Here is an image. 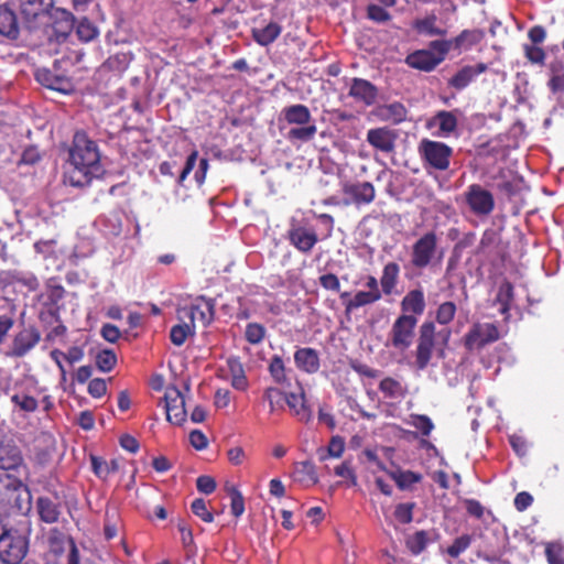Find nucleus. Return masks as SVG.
I'll use <instances>...</instances> for the list:
<instances>
[{"label":"nucleus","mask_w":564,"mask_h":564,"mask_svg":"<svg viewBox=\"0 0 564 564\" xmlns=\"http://www.w3.org/2000/svg\"><path fill=\"white\" fill-rule=\"evenodd\" d=\"M70 170L65 177L73 187H86L105 173L101 155L94 139L84 130H77L69 148Z\"/></svg>","instance_id":"f257e3e1"},{"label":"nucleus","mask_w":564,"mask_h":564,"mask_svg":"<svg viewBox=\"0 0 564 564\" xmlns=\"http://www.w3.org/2000/svg\"><path fill=\"white\" fill-rule=\"evenodd\" d=\"M457 306L453 302L441 303L435 311L434 321H424L419 328V337L414 349V367L416 370L427 369L435 350V322L447 326L454 321Z\"/></svg>","instance_id":"f03ea898"},{"label":"nucleus","mask_w":564,"mask_h":564,"mask_svg":"<svg viewBox=\"0 0 564 564\" xmlns=\"http://www.w3.org/2000/svg\"><path fill=\"white\" fill-rule=\"evenodd\" d=\"M19 10L28 29L39 28L54 18L57 32L68 34L75 24L73 13L55 8V0H20Z\"/></svg>","instance_id":"7ed1b4c3"},{"label":"nucleus","mask_w":564,"mask_h":564,"mask_svg":"<svg viewBox=\"0 0 564 564\" xmlns=\"http://www.w3.org/2000/svg\"><path fill=\"white\" fill-rule=\"evenodd\" d=\"M0 507L8 513H28L32 508L28 486L8 473H0Z\"/></svg>","instance_id":"20e7f679"},{"label":"nucleus","mask_w":564,"mask_h":564,"mask_svg":"<svg viewBox=\"0 0 564 564\" xmlns=\"http://www.w3.org/2000/svg\"><path fill=\"white\" fill-rule=\"evenodd\" d=\"M282 115L284 121L293 126L286 132L289 142L305 143L315 138L317 128L307 106L299 104L283 107Z\"/></svg>","instance_id":"39448f33"},{"label":"nucleus","mask_w":564,"mask_h":564,"mask_svg":"<svg viewBox=\"0 0 564 564\" xmlns=\"http://www.w3.org/2000/svg\"><path fill=\"white\" fill-rule=\"evenodd\" d=\"M417 152L425 167H433L435 171H447L451 165L453 150L451 145L423 138L417 145Z\"/></svg>","instance_id":"423d86ee"},{"label":"nucleus","mask_w":564,"mask_h":564,"mask_svg":"<svg viewBox=\"0 0 564 564\" xmlns=\"http://www.w3.org/2000/svg\"><path fill=\"white\" fill-rule=\"evenodd\" d=\"M29 542L15 529L6 527L0 535V560L4 564H21L28 555Z\"/></svg>","instance_id":"0eeeda50"},{"label":"nucleus","mask_w":564,"mask_h":564,"mask_svg":"<svg viewBox=\"0 0 564 564\" xmlns=\"http://www.w3.org/2000/svg\"><path fill=\"white\" fill-rule=\"evenodd\" d=\"M180 319H188L189 326L195 332L196 323L202 327H208L215 319V300L205 296L196 297L193 303L183 306L178 311Z\"/></svg>","instance_id":"6e6552de"},{"label":"nucleus","mask_w":564,"mask_h":564,"mask_svg":"<svg viewBox=\"0 0 564 564\" xmlns=\"http://www.w3.org/2000/svg\"><path fill=\"white\" fill-rule=\"evenodd\" d=\"M438 247V238L435 231L424 232L416 239L410 253V262L414 269H425L435 260Z\"/></svg>","instance_id":"1a4fd4ad"},{"label":"nucleus","mask_w":564,"mask_h":564,"mask_svg":"<svg viewBox=\"0 0 564 564\" xmlns=\"http://www.w3.org/2000/svg\"><path fill=\"white\" fill-rule=\"evenodd\" d=\"M416 325L417 318L414 315H399L389 332L391 347L400 351L409 349L415 338Z\"/></svg>","instance_id":"9d476101"},{"label":"nucleus","mask_w":564,"mask_h":564,"mask_svg":"<svg viewBox=\"0 0 564 564\" xmlns=\"http://www.w3.org/2000/svg\"><path fill=\"white\" fill-rule=\"evenodd\" d=\"M465 203L474 215L480 217L489 216L496 206L494 195L479 183H471L466 188Z\"/></svg>","instance_id":"9b49d317"},{"label":"nucleus","mask_w":564,"mask_h":564,"mask_svg":"<svg viewBox=\"0 0 564 564\" xmlns=\"http://www.w3.org/2000/svg\"><path fill=\"white\" fill-rule=\"evenodd\" d=\"M500 337L499 329L495 324H480L477 322L471 325L464 336L465 349L473 351L475 349H482L486 345L495 343Z\"/></svg>","instance_id":"f8f14e48"},{"label":"nucleus","mask_w":564,"mask_h":564,"mask_svg":"<svg viewBox=\"0 0 564 564\" xmlns=\"http://www.w3.org/2000/svg\"><path fill=\"white\" fill-rule=\"evenodd\" d=\"M163 400L166 419L170 423L181 425L186 422L185 397L177 387H166Z\"/></svg>","instance_id":"ddd939ff"},{"label":"nucleus","mask_w":564,"mask_h":564,"mask_svg":"<svg viewBox=\"0 0 564 564\" xmlns=\"http://www.w3.org/2000/svg\"><path fill=\"white\" fill-rule=\"evenodd\" d=\"M291 246L299 252L308 254L319 241L316 230L299 224H292L286 232Z\"/></svg>","instance_id":"4468645a"},{"label":"nucleus","mask_w":564,"mask_h":564,"mask_svg":"<svg viewBox=\"0 0 564 564\" xmlns=\"http://www.w3.org/2000/svg\"><path fill=\"white\" fill-rule=\"evenodd\" d=\"M488 64L479 62L476 64H465L458 68L452 77L447 78L446 85L455 91L465 90L482 73L488 70Z\"/></svg>","instance_id":"2eb2a0df"},{"label":"nucleus","mask_w":564,"mask_h":564,"mask_svg":"<svg viewBox=\"0 0 564 564\" xmlns=\"http://www.w3.org/2000/svg\"><path fill=\"white\" fill-rule=\"evenodd\" d=\"M41 335L36 327L22 328L13 336L11 349L7 351L8 357L21 358L34 349L40 341Z\"/></svg>","instance_id":"dca6fc26"},{"label":"nucleus","mask_w":564,"mask_h":564,"mask_svg":"<svg viewBox=\"0 0 564 564\" xmlns=\"http://www.w3.org/2000/svg\"><path fill=\"white\" fill-rule=\"evenodd\" d=\"M343 193L346 197L343 200L344 205H366L373 202L376 198V188L371 182L346 183L343 187Z\"/></svg>","instance_id":"f3484780"},{"label":"nucleus","mask_w":564,"mask_h":564,"mask_svg":"<svg viewBox=\"0 0 564 564\" xmlns=\"http://www.w3.org/2000/svg\"><path fill=\"white\" fill-rule=\"evenodd\" d=\"M397 139L398 134L395 131L387 127L369 129L366 135L367 142L372 149L384 153L395 150Z\"/></svg>","instance_id":"a211bd4d"},{"label":"nucleus","mask_w":564,"mask_h":564,"mask_svg":"<svg viewBox=\"0 0 564 564\" xmlns=\"http://www.w3.org/2000/svg\"><path fill=\"white\" fill-rule=\"evenodd\" d=\"M25 468L22 453L12 441H0V473Z\"/></svg>","instance_id":"6ab92c4d"},{"label":"nucleus","mask_w":564,"mask_h":564,"mask_svg":"<svg viewBox=\"0 0 564 564\" xmlns=\"http://www.w3.org/2000/svg\"><path fill=\"white\" fill-rule=\"evenodd\" d=\"M294 362L297 370L306 373H316L322 366L319 352L310 347L296 348Z\"/></svg>","instance_id":"aec40b11"},{"label":"nucleus","mask_w":564,"mask_h":564,"mask_svg":"<svg viewBox=\"0 0 564 564\" xmlns=\"http://www.w3.org/2000/svg\"><path fill=\"white\" fill-rule=\"evenodd\" d=\"M348 94L365 106H371L378 98V88L366 78L355 77Z\"/></svg>","instance_id":"412c9836"},{"label":"nucleus","mask_w":564,"mask_h":564,"mask_svg":"<svg viewBox=\"0 0 564 564\" xmlns=\"http://www.w3.org/2000/svg\"><path fill=\"white\" fill-rule=\"evenodd\" d=\"M0 34L11 40H17L20 35L17 13L8 3L0 4Z\"/></svg>","instance_id":"4be33fe9"},{"label":"nucleus","mask_w":564,"mask_h":564,"mask_svg":"<svg viewBox=\"0 0 564 564\" xmlns=\"http://www.w3.org/2000/svg\"><path fill=\"white\" fill-rule=\"evenodd\" d=\"M339 297L343 300L346 315L351 314L361 306L378 303V299L371 295L370 291H358L355 293L354 297H350V292L345 291L340 293Z\"/></svg>","instance_id":"5701e85b"},{"label":"nucleus","mask_w":564,"mask_h":564,"mask_svg":"<svg viewBox=\"0 0 564 564\" xmlns=\"http://www.w3.org/2000/svg\"><path fill=\"white\" fill-rule=\"evenodd\" d=\"M405 62L409 67L424 72H431L437 67L435 53L431 50H416L406 56Z\"/></svg>","instance_id":"b1692460"},{"label":"nucleus","mask_w":564,"mask_h":564,"mask_svg":"<svg viewBox=\"0 0 564 564\" xmlns=\"http://www.w3.org/2000/svg\"><path fill=\"white\" fill-rule=\"evenodd\" d=\"M282 33V26L276 22H270L264 26L251 29V35L254 42L260 46H270Z\"/></svg>","instance_id":"393cba45"},{"label":"nucleus","mask_w":564,"mask_h":564,"mask_svg":"<svg viewBox=\"0 0 564 564\" xmlns=\"http://www.w3.org/2000/svg\"><path fill=\"white\" fill-rule=\"evenodd\" d=\"M424 293L421 289L409 291L401 301L402 314L421 315L425 311Z\"/></svg>","instance_id":"a878e982"},{"label":"nucleus","mask_w":564,"mask_h":564,"mask_svg":"<svg viewBox=\"0 0 564 564\" xmlns=\"http://www.w3.org/2000/svg\"><path fill=\"white\" fill-rule=\"evenodd\" d=\"M284 401L291 410L294 411V415L299 417L301 422L310 423L313 417V411L307 405L305 394L289 393L284 395Z\"/></svg>","instance_id":"bb28decb"},{"label":"nucleus","mask_w":564,"mask_h":564,"mask_svg":"<svg viewBox=\"0 0 564 564\" xmlns=\"http://www.w3.org/2000/svg\"><path fill=\"white\" fill-rule=\"evenodd\" d=\"M485 33L481 30H464L452 39L453 50L462 53L479 45Z\"/></svg>","instance_id":"cd10ccee"},{"label":"nucleus","mask_w":564,"mask_h":564,"mask_svg":"<svg viewBox=\"0 0 564 564\" xmlns=\"http://www.w3.org/2000/svg\"><path fill=\"white\" fill-rule=\"evenodd\" d=\"M36 510L39 519L45 524H54L61 514V506L53 502L50 497H39L36 499Z\"/></svg>","instance_id":"c85d7f7f"},{"label":"nucleus","mask_w":564,"mask_h":564,"mask_svg":"<svg viewBox=\"0 0 564 564\" xmlns=\"http://www.w3.org/2000/svg\"><path fill=\"white\" fill-rule=\"evenodd\" d=\"M399 274L400 267L398 262L390 261L384 264L382 275L380 278V286L382 289V293L387 296H390V294L397 289Z\"/></svg>","instance_id":"c756f323"},{"label":"nucleus","mask_w":564,"mask_h":564,"mask_svg":"<svg viewBox=\"0 0 564 564\" xmlns=\"http://www.w3.org/2000/svg\"><path fill=\"white\" fill-rule=\"evenodd\" d=\"M388 474L401 490H409L412 488V485L422 480V474L410 471V469L397 468Z\"/></svg>","instance_id":"7c9ffc66"},{"label":"nucleus","mask_w":564,"mask_h":564,"mask_svg":"<svg viewBox=\"0 0 564 564\" xmlns=\"http://www.w3.org/2000/svg\"><path fill=\"white\" fill-rule=\"evenodd\" d=\"M228 370L231 375V386L238 391H246L248 379L239 358L227 359Z\"/></svg>","instance_id":"2f4dec72"},{"label":"nucleus","mask_w":564,"mask_h":564,"mask_svg":"<svg viewBox=\"0 0 564 564\" xmlns=\"http://www.w3.org/2000/svg\"><path fill=\"white\" fill-rule=\"evenodd\" d=\"M90 463L94 474L101 478V480H106L109 475L117 473L119 470L120 465L117 459L106 460L101 457H96V455L90 456Z\"/></svg>","instance_id":"473e14b6"},{"label":"nucleus","mask_w":564,"mask_h":564,"mask_svg":"<svg viewBox=\"0 0 564 564\" xmlns=\"http://www.w3.org/2000/svg\"><path fill=\"white\" fill-rule=\"evenodd\" d=\"M10 400L14 404V408L23 412H34L39 409L36 398L22 390H13Z\"/></svg>","instance_id":"72a5a7b5"},{"label":"nucleus","mask_w":564,"mask_h":564,"mask_svg":"<svg viewBox=\"0 0 564 564\" xmlns=\"http://www.w3.org/2000/svg\"><path fill=\"white\" fill-rule=\"evenodd\" d=\"M40 84L46 86L48 89L57 91H66L69 83L65 77L53 75L51 70L42 69L36 74Z\"/></svg>","instance_id":"f704fd0d"},{"label":"nucleus","mask_w":564,"mask_h":564,"mask_svg":"<svg viewBox=\"0 0 564 564\" xmlns=\"http://www.w3.org/2000/svg\"><path fill=\"white\" fill-rule=\"evenodd\" d=\"M13 284L20 285L25 289L26 292L37 291L40 286V280L34 273L30 271H18L13 270Z\"/></svg>","instance_id":"c9c22d12"},{"label":"nucleus","mask_w":564,"mask_h":564,"mask_svg":"<svg viewBox=\"0 0 564 564\" xmlns=\"http://www.w3.org/2000/svg\"><path fill=\"white\" fill-rule=\"evenodd\" d=\"M405 544L411 554L420 555L427 547L429 533L425 531L414 532L408 535Z\"/></svg>","instance_id":"e433bc0d"},{"label":"nucleus","mask_w":564,"mask_h":564,"mask_svg":"<svg viewBox=\"0 0 564 564\" xmlns=\"http://www.w3.org/2000/svg\"><path fill=\"white\" fill-rule=\"evenodd\" d=\"M295 475L297 480L302 482L315 485L318 481L316 466L310 460L300 462L295 468Z\"/></svg>","instance_id":"4c0bfd02"},{"label":"nucleus","mask_w":564,"mask_h":564,"mask_svg":"<svg viewBox=\"0 0 564 564\" xmlns=\"http://www.w3.org/2000/svg\"><path fill=\"white\" fill-rule=\"evenodd\" d=\"M442 134H451L457 129V116L451 111H440L435 115Z\"/></svg>","instance_id":"58836bf2"},{"label":"nucleus","mask_w":564,"mask_h":564,"mask_svg":"<svg viewBox=\"0 0 564 564\" xmlns=\"http://www.w3.org/2000/svg\"><path fill=\"white\" fill-rule=\"evenodd\" d=\"M97 369L102 372H109L115 369L117 365V356L112 349H102L97 352L95 357Z\"/></svg>","instance_id":"ea45409f"},{"label":"nucleus","mask_w":564,"mask_h":564,"mask_svg":"<svg viewBox=\"0 0 564 564\" xmlns=\"http://www.w3.org/2000/svg\"><path fill=\"white\" fill-rule=\"evenodd\" d=\"M76 34L78 39L83 42H89L96 40V37L99 34V31L97 25L90 22L89 19L83 18L77 23Z\"/></svg>","instance_id":"a19ab883"},{"label":"nucleus","mask_w":564,"mask_h":564,"mask_svg":"<svg viewBox=\"0 0 564 564\" xmlns=\"http://www.w3.org/2000/svg\"><path fill=\"white\" fill-rule=\"evenodd\" d=\"M268 369L278 384H284L288 381L284 359L281 356H272Z\"/></svg>","instance_id":"79ce46f5"},{"label":"nucleus","mask_w":564,"mask_h":564,"mask_svg":"<svg viewBox=\"0 0 564 564\" xmlns=\"http://www.w3.org/2000/svg\"><path fill=\"white\" fill-rule=\"evenodd\" d=\"M437 18L435 15H429L424 19L417 20L415 22V28L419 32L425 33L427 35H444L446 34L445 30L436 25Z\"/></svg>","instance_id":"37998d69"},{"label":"nucleus","mask_w":564,"mask_h":564,"mask_svg":"<svg viewBox=\"0 0 564 564\" xmlns=\"http://www.w3.org/2000/svg\"><path fill=\"white\" fill-rule=\"evenodd\" d=\"M415 430L420 431L421 435L429 437L431 432L435 429V424L429 415L425 414H411L410 422Z\"/></svg>","instance_id":"c03bdc74"},{"label":"nucleus","mask_w":564,"mask_h":564,"mask_svg":"<svg viewBox=\"0 0 564 564\" xmlns=\"http://www.w3.org/2000/svg\"><path fill=\"white\" fill-rule=\"evenodd\" d=\"M496 300L501 305V313L509 312L510 304L513 300V285L508 281L502 282L497 292Z\"/></svg>","instance_id":"a18cd8bd"},{"label":"nucleus","mask_w":564,"mask_h":564,"mask_svg":"<svg viewBox=\"0 0 564 564\" xmlns=\"http://www.w3.org/2000/svg\"><path fill=\"white\" fill-rule=\"evenodd\" d=\"M379 391L384 397L397 398L403 394V387L400 381L394 378H383L379 383Z\"/></svg>","instance_id":"49530a36"},{"label":"nucleus","mask_w":564,"mask_h":564,"mask_svg":"<svg viewBox=\"0 0 564 564\" xmlns=\"http://www.w3.org/2000/svg\"><path fill=\"white\" fill-rule=\"evenodd\" d=\"M193 334L194 330L192 329L191 325L183 322V324L175 325L170 329V340L176 345V347H181V345L186 341L188 336Z\"/></svg>","instance_id":"de8ad7c7"},{"label":"nucleus","mask_w":564,"mask_h":564,"mask_svg":"<svg viewBox=\"0 0 564 564\" xmlns=\"http://www.w3.org/2000/svg\"><path fill=\"white\" fill-rule=\"evenodd\" d=\"M430 50L434 53V58L437 61V65L445 61L449 51L453 50L452 40H434L430 44Z\"/></svg>","instance_id":"09e8293b"},{"label":"nucleus","mask_w":564,"mask_h":564,"mask_svg":"<svg viewBox=\"0 0 564 564\" xmlns=\"http://www.w3.org/2000/svg\"><path fill=\"white\" fill-rule=\"evenodd\" d=\"M471 542L473 538L470 534H462L447 546L446 554L453 558H456L469 547Z\"/></svg>","instance_id":"8fccbe9b"},{"label":"nucleus","mask_w":564,"mask_h":564,"mask_svg":"<svg viewBox=\"0 0 564 564\" xmlns=\"http://www.w3.org/2000/svg\"><path fill=\"white\" fill-rule=\"evenodd\" d=\"M415 502L398 503L394 508L393 517L400 524H410L413 520Z\"/></svg>","instance_id":"3c124183"},{"label":"nucleus","mask_w":564,"mask_h":564,"mask_svg":"<svg viewBox=\"0 0 564 564\" xmlns=\"http://www.w3.org/2000/svg\"><path fill=\"white\" fill-rule=\"evenodd\" d=\"M230 509L235 518H240L246 511L245 498L239 489L232 487L229 489Z\"/></svg>","instance_id":"603ef678"},{"label":"nucleus","mask_w":564,"mask_h":564,"mask_svg":"<svg viewBox=\"0 0 564 564\" xmlns=\"http://www.w3.org/2000/svg\"><path fill=\"white\" fill-rule=\"evenodd\" d=\"M246 341L250 344H259L264 340L265 337V328L263 325L258 324V322H251L246 326Z\"/></svg>","instance_id":"864d4df0"},{"label":"nucleus","mask_w":564,"mask_h":564,"mask_svg":"<svg viewBox=\"0 0 564 564\" xmlns=\"http://www.w3.org/2000/svg\"><path fill=\"white\" fill-rule=\"evenodd\" d=\"M545 556L549 564H564V546L557 542L547 543Z\"/></svg>","instance_id":"5fc2aeb1"},{"label":"nucleus","mask_w":564,"mask_h":564,"mask_svg":"<svg viewBox=\"0 0 564 564\" xmlns=\"http://www.w3.org/2000/svg\"><path fill=\"white\" fill-rule=\"evenodd\" d=\"M263 399L269 402L271 412L283 406L284 393L276 387H268L264 390Z\"/></svg>","instance_id":"6e6d98bb"},{"label":"nucleus","mask_w":564,"mask_h":564,"mask_svg":"<svg viewBox=\"0 0 564 564\" xmlns=\"http://www.w3.org/2000/svg\"><path fill=\"white\" fill-rule=\"evenodd\" d=\"M191 510L197 518H200L205 522L214 521V513L208 511L207 503L203 498H196L191 505Z\"/></svg>","instance_id":"4d7b16f0"},{"label":"nucleus","mask_w":564,"mask_h":564,"mask_svg":"<svg viewBox=\"0 0 564 564\" xmlns=\"http://www.w3.org/2000/svg\"><path fill=\"white\" fill-rule=\"evenodd\" d=\"M523 52L525 58L533 64H544L546 54L541 46L524 44Z\"/></svg>","instance_id":"13d9d810"},{"label":"nucleus","mask_w":564,"mask_h":564,"mask_svg":"<svg viewBox=\"0 0 564 564\" xmlns=\"http://www.w3.org/2000/svg\"><path fill=\"white\" fill-rule=\"evenodd\" d=\"M118 534V519L116 512L110 513L106 511L105 513V524H104V535L106 540H113Z\"/></svg>","instance_id":"bf43d9fd"},{"label":"nucleus","mask_w":564,"mask_h":564,"mask_svg":"<svg viewBox=\"0 0 564 564\" xmlns=\"http://www.w3.org/2000/svg\"><path fill=\"white\" fill-rule=\"evenodd\" d=\"M496 188L509 198L518 195L521 191L520 181L516 178L502 180L496 183Z\"/></svg>","instance_id":"052dcab7"},{"label":"nucleus","mask_w":564,"mask_h":564,"mask_svg":"<svg viewBox=\"0 0 564 564\" xmlns=\"http://www.w3.org/2000/svg\"><path fill=\"white\" fill-rule=\"evenodd\" d=\"M367 17L377 23H386V21L390 20L391 13L384 8H381V6L369 4L367 8Z\"/></svg>","instance_id":"680f3d73"},{"label":"nucleus","mask_w":564,"mask_h":564,"mask_svg":"<svg viewBox=\"0 0 564 564\" xmlns=\"http://www.w3.org/2000/svg\"><path fill=\"white\" fill-rule=\"evenodd\" d=\"M46 296L50 304L56 305L65 296V289L62 284L48 282L46 284Z\"/></svg>","instance_id":"e2e57ef3"},{"label":"nucleus","mask_w":564,"mask_h":564,"mask_svg":"<svg viewBox=\"0 0 564 564\" xmlns=\"http://www.w3.org/2000/svg\"><path fill=\"white\" fill-rule=\"evenodd\" d=\"M41 159V155H40V150L37 149L36 145H29L23 152H22V155L20 156V161H19V164H24V165H34L36 164V162H39Z\"/></svg>","instance_id":"0e129e2a"},{"label":"nucleus","mask_w":564,"mask_h":564,"mask_svg":"<svg viewBox=\"0 0 564 564\" xmlns=\"http://www.w3.org/2000/svg\"><path fill=\"white\" fill-rule=\"evenodd\" d=\"M318 281H319V285L327 291H333V292L340 291V280L334 273L323 274L319 276Z\"/></svg>","instance_id":"69168bd1"},{"label":"nucleus","mask_w":564,"mask_h":564,"mask_svg":"<svg viewBox=\"0 0 564 564\" xmlns=\"http://www.w3.org/2000/svg\"><path fill=\"white\" fill-rule=\"evenodd\" d=\"M108 391L106 380L102 378L91 379L88 383V394L95 398L105 395Z\"/></svg>","instance_id":"338daca9"},{"label":"nucleus","mask_w":564,"mask_h":564,"mask_svg":"<svg viewBox=\"0 0 564 564\" xmlns=\"http://www.w3.org/2000/svg\"><path fill=\"white\" fill-rule=\"evenodd\" d=\"M349 365L355 372L365 376L366 378L375 379L379 376V371L377 369H372L370 366L357 361V359H352Z\"/></svg>","instance_id":"774afa93"}]
</instances>
